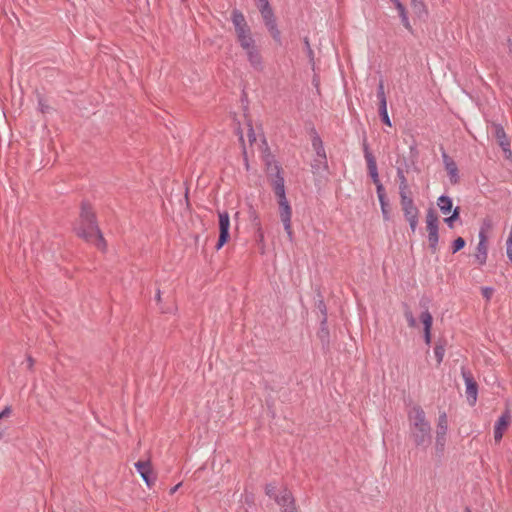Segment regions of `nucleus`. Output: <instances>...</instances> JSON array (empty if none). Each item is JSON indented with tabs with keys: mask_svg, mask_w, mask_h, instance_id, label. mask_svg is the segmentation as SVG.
Returning a JSON list of instances; mask_svg holds the SVG:
<instances>
[{
	"mask_svg": "<svg viewBox=\"0 0 512 512\" xmlns=\"http://www.w3.org/2000/svg\"><path fill=\"white\" fill-rule=\"evenodd\" d=\"M231 20L235 28L237 43L245 52L248 62L254 69L261 70L263 58L244 15L240 11L234 10Z\"/></svg>",
	"mask_w": 512,
	"mask_h": 512,
	"instance_id": "nucleus-1",
	"label": "nucleus"
},
{
	"mask_svg": "<svg viewBox=\"0 0 512 512\" xmlns=\"http://www.w3.org/2000/svg\"><path fill=\"white\" fill-rule=\"evenodd\" d=\"M410 437L415 445L425 446L431 441V426L426 418L425 411L418 405L410 408L408 412Z\"/></svg>",
	"mask_w": 512,
	"mask_h": 512,
	"instance_id": "nucleus-2",
	"label": "nucleus"
},
{
	"mask_svg": "<svg viewBox=\"0 0 512 512\" xmlns=\"http://www.w3.org/2000/svg\"><path fill=\"white\" fill-rule=\"evenodd\" d=\"M74 230L79 237L92 243L98 249H104V240L94 222V214L89 207H82L80 217L75 224Z\"/></svg>",
	"mask_w": 512,
	"mask_h": 512,
	"instance_id": "nucleus-3",
	"label": "nucleus"
},
{
	"mask_svg": "<svg viewBox=\"0 0 512 512\" xmlns=\"http://www.w3.org/2000/svg\"><path fill=\"white\" fill-rule=\"evenodd\" d=\"M400 204L406 221L409 223L411 231L414 233L419 222V209L414 204L409 186L403 174L400 175Z\"/></svg>",
	"mask_w": 512,
	"mask_h": 512,
	"instance_id": "nucleus-4",
	"label": "nucleus"
},
{
	"mask_svg": "<svg viewBox=\"0 0 512 512\" xmlns=\"http://www.w3.org/2000/svg\"><path fill=\"white\" fill-rule=\"evenodd\" d=\"M426 231L428 233V243L429 248L432 253H436L438 250V241H439V233H438V224L439 219L436 211L433 208H430L426 212L425 217Z\"/></svg>",
	"mask_w": 512,
	"mask_h": 512,
	"instance_id": "nucleus-5",
	"label": "nucleus"
},
{
	"mask_svg": "<svg viewBox=\"0 0 512 512\" xmlns=\"http://www.w3.org/2000/svg\"><path fill=\"white\" fill-rule=\"evenodd\" d=\"M230 217L226 211L218 212V228H219V238L216 244V249H221L229 240H230Z\"/></svg>",
	"mask_w": 512,
	"mask_h": 512,
	"instance_id": "nucleus-6",
	"label": "nucleus"
},
{
	"mask_svg": "<svg viewBox=\"0 0 512 512\" xmlns=\"http://www.w3.org/2000/svg\"><path fill=\"white\" fill-rule=\"evenodd\" d=\"M278 206H279V216L281 219V222L284 225V229L287 233L288 238L291 240L293 238V229H292V209L291 206L286 199H279L277 200Z\"/></svg>",
	"mask_w": 512,
	"mask_h": 512,
	"instance_id": "nucleus-7",
	"label": "nucleus"
},
{
	"mask_svg": "<svg viewBox=\"0 0 512 512\" xmlns=\"http://www.w3.org/2000/svg\"><path fill=\"white\" fill-rule=\"evenodd\" d=\"M448 432V417L446 412L442 411L439 413L436 424V446L443 449L446 444Z\"/></svg>",
	"mask_w": 512,
	"mask_h": 512,
	"instance_id": "nucleus-8",
	"label": "nucleus"
},
{
	"mask_svg": "<svg viewBox=\"0 0 512 512\" xmlns=\"http://www.w3.org/2000/svg\"><path fill=\"white\" fill-rule=\"evenodd\" d=\"M275 489H276L275 486H273L271 484L267 485L266 493L270 497L274 496L276 502L283 508V510L285 508H290L291 506L295 505L294 498L289 490H287L286 488H283L280 491L279 495H275Z\"/></svg>",
	"mask_w": 512,
	"mask_h": 512,
	"instance_id": "nucleus-9",
	"label": "nucleus"
},
{
	"mask_svg": "<svg viewBox=\"0 0 512 512\" xmlns=\"http://www.w3.org/2000/svg\"><path fill=\"white\" fill-rule=\"evenodd\" d=\"M135 467L145 481L148 487H151L156 481V474L154 473L149 460L138 461Z\"/></svg>",
	"mask_w": 512,
	"mask_h": 512,
	"instance_id": "nucleus-10",
	"label": "nucleus"
},
{
	"mask_svg": "<svg viewBox=\"0 0 512 512\" xmlns=\"http://www.w3.org/2000/svg\"><path fill=\"white\" fill-rule=\"evenodd\" d=\"M511 423V414L509 410H506L496 421L494 425V440L500 442L504 433L508 429Z\"/></svg>",
	"mask_w": 512,
	"mask_h": 512,
	"instance_id": "nucleus-11",
	"label": "nucleus"
},
{
	"mask_svg": "<svg viewBox=\"0 0 512 512\" xmlns=\"http://www.w3.org/2000/svg\"><path fill=\"white\" fill-rule=\"evenodd\" d=\"M493 128H494V136H495L499 146L503 149V151L505 153H508L509 155H511L510 140L507 137V135L504 131V128L498 124H494Z\"/></svg>",
	"mask_w": 512,
	"mask_h": 512,
	"instance_id": "nucleus-12",
	"label": "nucleus"
},
{
	"mask_svg": "<svg viewBox=\"0 0 512 512\" xmlns=\"http://www.w3.org/2000/svg\"><path fill=\"white\" fill-rule=\"evenodd\" d=\"M443 161L451 183H457L459 180V174L456 163L446 154L443 155Z\"/></svg>",
	"mask_w": 512,
	"mask_h": 512,
	"instance_id": "nucleus-13",
	"label": "nucleus"
},
{
	"mask_svg": "<svg viewBox=\"0 0 512 512\" xmlns=\"http://www.w3.org/2000/svg\"><path fill=\"white\" fill-rule=\"evenodd\" d=\"M420 321L422 322L424 326V338L426 344H430L431 342V328L433 323L432 315L429 311H424L420 315Z\"/></svg>",
	"mask_w": 512,
	"mask_h": 512,
	"instance_id": "nucleus-14",
	"label": "nucleus"
},
{
	"mask_svg": "<svg viewBox=\"0 0 512 512\" xmlns=\"http://www.w3.org/2000/svg\"><path fill=\"white\" fill-rule=\"evenodd\" d=\"M365 159L367 162V168H368L369 174H370L373 182H378L379 175H378L376 160H375L374 156L368 151L367 147H365Z\"/></svg>",
	"mask_w": 512,
	"mask_h": 512,
	"instance_id": "nucleus-15",
	"label": "nucleus"
},
{
	"mask_svg": "<svg viewBox=\"0 0 512 512\" xmlns=\"http://www.w3.org/2000/svg\"><path fill=\"white\" fill-rule=\"evenodd\" d=\"M474 257L479 265H484L488 258V244L478 243L474 253Z\"/></svg>",
	"mask_w": 512,
	"mask_h": 512,
	"instance_id": "nucleus-16",
	"label": "nucleus"
},
{
	"mask_svg": "<svg viewBox=\"0 0 512 512\" xmlns=\"http://www.w3.org/2000/svg\"><path fill=\"white\" fill-rule=\"evenodd\" d=\"M492 222L489 219L484 220L479 231V243L488 244L489 233L492 230Z\"/></svg>",
	"mask_w": 512,
	"mask_h": 512,
	"instance_id": "nucleus-17",
	"label": "nucleus"
},
{
	"mask_svg": "<svg viewBox=\"0 0 512 512\" xmlns=\"http://www.w3.org/2000/svg\"><path fill=\"white\" fill-rule=\"evenodd\" d=\"M466 394L471 403L474 404L477 399V385L471 377H465Z\"/></svg>",
	"mask_w": 512,
	"mask_h": 512,
	"instance_id": "nucleus-18",
	"label": "nucleus"
},
{
	"mask_svg": "<svg viewBox=\"0 0 512 512\" xmlns=\"http://www.w3.org/2000/svg\"><path fill=\"white\" fill-rule=\"evenodd\" d=\"M437 205L444 215L449 214L453 207L452 200L447 196H440L437 200Z\"/></svg>",
	"mask_w": 512,
	"mask_h": 512,
	"instance_id": "nucleus-19",
	"label": "nucleus"
},
{
	"mask_svg": "<svg viewBox=\"0 0 512 512\" xmlns=\"http://www.w3.org/2000/svg\"><path fill=\"white\" fill-rule=\"evenodd\" d=\"M411 6L417 17L422 18L427 15V8L423 0H411Z\"/></svg>",
	"mask_w": 512,
	"mask_h": 512,
	"instance_id": "nucleus-20",
	"label": "nucleus"
},
{
	"mask_svg": "<svg viewBox=\"0 0 512 512\" xmlns=\"http://www.w3.org/2000/svg\"><path fill=\"white\" fill-rule=\"evenodd\" d=\"M396 9L398 10L399 12V15H400V18H401V22L403 24V26L407 29V30H410L411 31V24L409 22V19H408V16H407V13H406V9L405 7L403 6V4L399 1L397 2V4L395 5Z\"/></svg>",
	"mask_w": 512,
	"mask_h": 512,
	"instance_id": "nucleus-21",
	"label": "nucleus"
},
{
	"mask_svg": "<svg viewBox=\"0 0 512 512\" xmlns=\"http://www.w3.org/2000/svg\"><path fill=\"white\" fill-rule=\"evenodd\" d=\"M274 193L277 197V200L279 199H286L285 195V188H284V180L283 178H278L274 182L273 186Z\"/></svg>",
	"mask_w": 512,
	"mask_h": 512,
	"instance_id": "nucleus-22",
	"label": "nucleus"
},
{
	"mask_svg": "<svg viewBox=\"0 0 512 512\" xmlns=\"http://www.w3.org/2000/svg\"><path fill=\"white\" fill-rule=\"evenodd\" d=\"M264 20H265L266 26L268 27V30H269L271 36L275 40H279V38H280V31L277 29L276 23L273 20L272 15L270 17H268L267 19H264Z\"/></svg>",
	"mask_w": 512,
	"mask_h": 512,
	"instance_id": "nucleus-23",
	"label": "nucleus"
},
{
	"mask_svg": "<svg viewBox=\"0 0 512 512\" xmlns=\"http://www.w3.org/2000/svg\"><path fill=\"white\" fill-rule=\"evenodd\" d=\"M379 112H380V115L382 117V121L389 127L392 126V123H391V120L389 118V115H388V111H387V101L386 100H383L381 101L380 105H379Z\"/></svg>",
	"mask_w": 512,
	"mask_h": 512,
	"instance_id": "nucleus-24",
	"label": "nucleus"
},
{
	"mask_svg": "<svg viewBox=\"0 0 512 512\" xmlns=\"http://www.w3.org/2000/svg\"><path fill=\"white\" fill-rule=\"evenodd\" d=\"M258 7L264 19H267L268 17L271 16L272 11L269 8L268 0H259Z\"/></svg>",
	"mask_w": 512,
	"mask_h": 512,
	"instance_id": "nucleus-25",
	"label": "nucleus"
},
{
	"mask_svg": "<svg viewBox=\"0 0 512 512\" xmlns=\"http://www.w3.org/2000/svg\"><path fill=\"white\" fill-rule=\"evenodd\" d=\"M465 244H466V242L462 237L456 238L452 245V252L456 253V252L460 251L462 248H464Z\"/></svg>",
	"mask_w": 512,
	"mask_h": 512,
	"instance_id": "nucleus-26",
	"label": "nucleus"
},
{
	"mask_svg": "<svg viewBox=\"0 0 512 512\" xmlns=\"http://www.w3.org/2000/svg\"><path fill=\"white\" fill-rule=\"evenodd\" d=\"M379 202H380L381 211H382V215H383L384 220H389V218H390V211L388 209V203L386 201V198L382 199V200H379Z\"/></svg>",
	"mask_w": 512,
	"mask_h": 512,
	"instance_id": "nucleus-27",
	"label": "nucleus"
},
{
	"mask_svg": "<svg viewBox=\"0 0 512 512\" xmlns=\"http://www.w3.org/2000/svg\"><path fill=\"white\" fill-rule=\"evenodd\" d=\"M459 214H460V208L459 207H456L454 210H453V213L451 216L445 218V222L450 226V227H453V222L455 220L458 219L459 217Z\"/></svg>",
	"mask_w": 512,
	"mask_h": 512,
	"instance_id": "nucleus-28",
	"label": "nucleus"
},
{
	"mask_svg": "<svg viewBox=\"0 0 512 512\" xmlns=\"http://www.w3.org/2000/svg\"><path fill=\"white\" fill-rule=\"evenodd\" d=\"M404 316H405V319H406L409 327H411V328L416 327V319L414 318L411 311H409V310L405 311Z\"/></svg>",
	"mask_w": 512,
	"mask_h": 512,
	"instance_id": "nucleus-29",
	"label": "nucleus"
},
{
	"mask_svg": "<svg viewBox=\"0 0 512 512\" xmlns=\"http://www.w3.org/2000/svg\"><path fill=\"white\" fill-rule=\"evenodd\" d=\"M444 353H445V350H444L443 346L437 345L434 348V354H435V357H436L438 363L442 362Z\"/></svg>",
	"mask_w": 512,
	"mask_h": 512,
	"instance_id": "nucleus-30",
	"label": "nucleus"
},
{
	"mask_svg": "<svg viewBox=\"0 0 512 512\" xmlns=\"http://www.w3.org/2000/svg\"><path fill=\"white\" fill-rule=\"evenodd\" d=\"M374 184L376 185L378 200L385 199L386 196H385L384 187H383L382 183L380 182V180L378 179V182H374Z\"/></svg>",
	"mask_w": 512,
	"mask_h": 512,
	"instance_id": "nucleus-31",
	"label": "nucleus"
},
{
	"mask_svg": "<svg viewBox=\"0 0 512 512\" xmlns=\"http://www.w3.org/2000/svg\"><path fill=\"white\" fill-rule=\"evenodd\" d=\"M38 103H39V109H40V112L45 114V113H48L50 111V106L47 104L46 100L43 99L42 97L39 98L38 100Z\"/></svg>",
	"mask_w": 512,
	"mask_h": 512,
	"instance_id": "nucleus-32",
	"label": "nucleus"
},
{
	"mask_svg": "<svg viewBox=\"0 0 512 512\" xmlns=\"http://www.w3.org/2000/svg\"><path fill=\"white\" fill-rule=\"evenodd\" d=\"M481 292H482L483 297L489 301L493 295L494 290L490 287H483L481 289Z\"/></svg>",
	"mask_w": 512,
	"mask_h": 512,
	"instance_id": "nucleus-33",
	"label": "nucleus"
},
{
	"mask_svg": "<svg viewBox=\"0 0 512 512\" xmlns=\"http://www.w3.org/2000/svg\"><path fill=\"white\" fill-rule=\"evenodd\" d=\"M378 98H379L380 102L383 100H386L385 92H384V85L382 82L379 84V87H378Z\"/></svg>",
	"mask_w": 512,
	"mask_h": 512,
	"instance_id": "nucleus-34",
	"label": "nucleus"
},
{
	"mask_svg": "<svg viewBox=\"0 0 512 512\" xmlns=\"http://www.w3.org/2000/svg\"><path fill=\"white\" fill-rule=\"evenodd\" d=\"M25 362L27 369L32 370L34 366V359L31 356H28Z\"/></svg>",
	"mask_w": 512,
	"mask_h": 512,
	"instance_id": "nucleus-35",
	"label": "nucleus"
},
{
	"mask_svg": "<svg viewBox=\"0 0 512 512\" xmlns=\"http://www.w3.org/2000/svg\"><path fill=\"white\" fill-rule=\"evenodd\" d=\"M11 414V408L10 407H6L1 413H0V419L4 418V417H9Z\"/></svg>",
	"mask_w": 512,
	"mask_h": 512,
	"instance_id": "nucleus-36",
	"label": "nucleus"
},
{
	"mask_svg": "<svg viewBox=\"0 0 512 512\" xmlns=\"http://www.w3.org/2000/svg\"><path fill=\"white\" fill-rule=\"evenodd\" d=\"M507 249H512V236L509 235L507 241H506Z\"/></svg>",
	"mask_w": 512,
	"mask_h": 512,
	"instance_id": "nucleus-37",
	"label": "nucleus"
},
{
	"mask_svg": "<svg viewBox=\"0 0 512 512\" xmlns=\"http://www.w3.org/2000/svg\"><path fill=\"white\" fill-rule=\"evenodd\" d=\"M283 512H298L296 506H291L290 508H285Z\"/></svg>",
	"mask_w": 512,
	"mask_h": 512,
	"instance_id": "nucleus-38",
	"label": "nucleus"
},
{
	"mask_svg": "<svg viewBox=\"0 0 512 512\" xmlns=\"http://www.w3.org/2000/svg\"><path fill=\"white\" fill-rule=\"evenodd\" d=\"M507 256L509 260L512 262V249H507Z\"/></svg>",
	"mask_w": 512,
	"mask_h": 512,
	"instance_id": "nucleus-39",
	"label": "nucleus"
},
{
	"mask_svg": "<svg viewBox=\"0 0 512 512\" xmlns=\"http://www.w3.org/2000/svg\"><path fill=\"white\" fill-rule=\"evenodd\" d=\"M156 301H157V302H160V301H161V293H160V291H159V290L157 291V294H156Z\"/></svg>",
	"mask_w": 512,
	"mask_h": 512,
	"instance_id": "nucleus-40",
	"label": "nucleus"
},
{
	"mask_svg": "<svg viewBox=\"0 0 512 512\" xmlns=\"http://www.w3.org/2000/svg\"><path fill=\"white\" fill-rule=\"evenodd\" d=\"M508 51L512 54V42L508 43Z\"/></svg>",
	"mask_w": 512,
	"mask_h": 512,
	"instance_id": "nucleus-41",
	"label": "nucleus"
},
{
	"mask_svg": "<svg viewBox=\"0 0 512 512\" xmlns=\"http://www.w3.org/2000/svg\"><path fill=\"white\" fill-rule=\"evenodd\" d=\"M179 486H180V484L176 485V486L171 490V494L175 493Z\"/></svg>",
	"mask_w": 512,
	"mask_h": 512,
	"instance_id": "nucleus-42",
	"label": "nucleus"
},
{
	"mask_svg": "<svg viewBox=\"0 0 512 512\" xmlns=\"http://www.w3.org/2000/svg\"><path fill=\"white\" fill-rule=\"evenodd\" d=\"M259 239H260L261 241L264 239V235H263V233H260V235H259Z\"/></svg>",
	"mask_w": 512,
	"mask_h": 512,
	"instance_id": "nucleus-43",
	"label": "nucleus"
},
{
	"mask_svg": "<svg viewBox=\"0 0 512 512\" xmlns=\"http://www.w3.org/2000/svg\"><path fill=\"white\" fill-rule=\"evenodd\" d=\"M393 2L394 5L397 4V2H399V0H391Z\"/></svg>",
	"mask_w": 512,
	"mask_h": 512,
	"instance_id": "nucleus-44",
	"label": "nucleus"
}]
</instances>
